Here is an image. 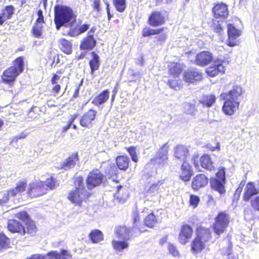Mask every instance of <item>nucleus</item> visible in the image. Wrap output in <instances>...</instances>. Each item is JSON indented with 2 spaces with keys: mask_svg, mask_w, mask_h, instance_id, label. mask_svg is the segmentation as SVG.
Masks as SVG:
<instances>
[{
  "mask_svg": "<svg viewBox=\"0 0 259 259\" xmlns=\"http://www.w3.org/2000/svg\"><path fill=\"white\" fill-rule=\"evenodd\" d=\"M241 94L242 88L239 85L234 86L228 93L221 94V98L225 100L222 110L225 114L232 115L237 111L240 104Z\"/></svg>",
  "mask_w": 259,
  "mask_h": 259,
  "instance_id": "nucleus-1",
  "label": "nucleus"
},
{
  "mask_svg": "<svg viewBox=\"0 0 259 259\" xmlns=\"http://www.w3.org/2000/svg\"><path fill=\"white\" fill-rule=\"evenodd\" d=\"M54 21L56 28L60 29L63 26L70 24L75 20L77 15L73 9L67 5L56 4L54 8Z\"/></svg>",
  "mask_w": 259,
  "mask_h": 259,
  "instance_id": "nucleus-2",
  "label": "nucleus"
},
{
  "mask_svg": "<svg viewBox=\"0 0 259 259\" xmlns=\"http://www.w3.org/2000/svg\"><path fill=\"white\" fill-rule=\"evenodd\" d=\"M74 190L68 193L67 198L72 203L80 206L84 200H87L91 196V193L88 192L83 183V178L79 176L75 178L74 181Z\"/></svg>",
  "mask_w": 259,
  "mask_h": 259,
  "instance_id": "nucleus-3",
  "label": "nucleus"
},
{
  "mask_svg": "<svg viewBox=\"0 0 259 259\" xmlns=\"http://www.w3.org/2000/svg\"><path fill=\"white\" fill-rule=\"evenodd\" d=\"M130 229L125 226H119L116 228L115 235L118 240H114V249L118 256L122 255L123 250L128 248L127 241L130 239Z\"/></svg>",
  "mask_w": 259,
  "mask_h": 259,
  "instance_id": "nucleus-4",
  "label": "nucleus"
},
{
  "mask_svg": "<svg viewBox=\"0 0 259 259\" xmlns=\"http://www.w3.org/2000/svg\"><path fill=\"white\" fill-rule=\"evenodd\" d=\"M210 235L209 230L202 228L198 229L197 237L191 244L192 250L196 253L201 251L205 246V242L209 239Z\"/></svg>",
  "mask_w": 259,
  "mask_h": 259,
  "instance_id": "nucleus-5",
  "label": "nucleus"
},
{
  "mask_svg": "<svg viewBox=\"0 0 259 259\" xmlns=\"http://www.w3.org/2000/svg\"><path fill=\"white\" fill-rule=\"evenodd\" d=\"M90 24L82 19H78L72 21L69 25L67 34L71 37H76L85 32L90 27Z\"/></svg>",
  "mask_w": 259,
  "mask_h": 259,
  "instance_id": "nucleus-6",
  "label": "nucleus"
},
{
  "mask_svg": "<svg viewBox=\"0 0 259 259\" xmlns=\"http://www.w3.org/2000/svg\"><path fill=\"white\" fill-rule=\"evenodd\" d=\"M47 193L48 188L45 187V182L42 181L30 183L26 191L27 196L30 198L40 197Z\"/></svg>",
  "mask_w": 259,
  "mask_h": 259,
  "instance_id": "nucleus-7",
  "label": "nucleus"
},
{
  "mask_svg": "<svg viewBox=\"0 0 259 259\" xmlns=\"http://www.w3.org/2000/svg\"><path fill=\"white\" fill-rule=\"evenodd\" d=\"M98 117V111L94 109H90L81 116L79 124L83 127L91 128L97 122Z\"/></svg>",
  "mask_w": 259,
  "mask_h": 259,
  "instance_id": "nucleus-8",
  "label": "nucleus"
},
{
  "mask_svg": "<svg viewBox=\"0 0 259 259\" xmlns=\"http://www.w3.org/2000/svg\"><path fill=\"white\" fill-rule=\"evenodd\" d=\"M104 175L97 168L92 169L86 178V184L88 189L92 190L100 186L103 182Z\"/></svg>",
  "mask_w": 259,
  "mask_h": 259,
  "instance_id": "nucleus-9",
  "label": "nucleus"
},
{
  "mask_svg": "<svg viewBox=\"0 0 259 259\" xmlns=\"http://www.w3.org/2000/svg\"><path fill=\"white\" fill-rule=\"evenodd\" d=\"M64 72L65 69L62 68L58 69L55 73L52 74L50 80L51 84L53 85L51 92L54 96H57L60 93L63 86V81L66 78V76L61 77V75Z\"/></svg>",
  "mask_w": 259,
  "mask_h": 259,
  "instance_id": "nucleus-10",
  "label": "nucleus"
},
{
  "mask_svg": "<svg viewBox=\"0 0 259 259\" xmlns=\"http://www.w3.org/2000/svg\"><path fill=\"white\" fill-rule=\"evenodd\" d=\"M229 223V215L224 212L219 213L216 217L215 223L213 224V229L214 232L218 235L223 233Z\"/></svg>",
  "mask_w": 259,
  "mask_h": 259,
  "instance_id": "nucleus-11",
  "label": "nucleus"
},
{
  "mask_svg": "<svg viewBox=\"0 0 259 259\" xmlns=\"http://www.w3.org/2000/svg\"><path fill=\"white\" fill-rule=\"evenodd\" d=\"M168 148L169 147L167 143H165L161 146L155 154L154 157L151 159V161H153L154 163L161 165H164L167 164Z\"/></svg>",
  "mask_w": 259,
  "mask_h": 259,
  "instance_id": "nucleus-12",
  "label": "nucleus"
},
{
  "mask_svg": "<svg viewBox=\"0 0 259 259\" xmlns=\"http://www.w3.org/2000/svg\"><path fill=\"white\" fill-rule=\"evenodd\" d=\"M20 74L10 67L4 71L2 76V81L11 87L14 84Z\"/></svg>",
  "mask_w": 259,
  "mask_h": 259,
  "instance_id": "nucleus-13",
  "label": "nucleus"
},
{
  "mask_svg": "<svg viewBox=\"0 0 259 259\" xmlns=\"http://www.w3.org/2000/svg\"><path fill=\"white\" fill-rule=\"evenodd\" d=\"M202 73L196 68L186 70L184 73V80L188 83H194L202 79Z\"/></svg>",
  "mask_w": 259,
  "mask_h": 259,
  "instance_id": "nucleus-14",
  "label": "nucleus"
},
{
  "mask_svg": "<svg viewBox=\"0 0 259 259\" xmlns=\"http://www.w3.org/2000/svg\"><path fill=\"white\" fill-rule=\"evenodd\" d=\"M7 228L8 230L11 233H17L22 236L25 235V227L21 222L15 219L8 221Z\"/></svg>",
  "mask_w": 259,
  "mask_h": 259,
  "instance_id": "nucleus-15",
  "label": "nucleus"
},
{
  "mask_svg": "<svg viewBox=\"0 0 259 259\" xmlns=\"http://www.w3.org/2000/svg\"><path fill=\"white\" fill-rule=\"evenodd\" d=\"M79 161L78 153L77 152L72 153L69 155L61 163V168L64 170H68L73 168Z\"/></svg>",
  "mask_w": 259,
  "mask_h": 259,
  "instance_id": "nucleus-16",
  "label": "nucleus"
},
{
  "mask_svg": "<svg viewBox=\"0 0 259 259\" xmlns=\"http://www.w3.org/2000/svg\"><path fill=\"white\" fill-rule=\"evenodd\" d=\"M222 61H215L213 65L208 67L206 69L207 74L210 77H214L217 75L219 73H224L225 68L223 65Z\"/></svg>",
  "mask_w": 259,
  "mask_h": 259,
  "instance_id": "nucleus-17",
  "label": "nucleus"
},
{
  "mask_svg": "<svg viewBox=\"0 0 259 259\" xmlns=\"http://www.w3.org/2000/svg\"><path fill=\"white\" fill-rule=\"evenodd\" d=\"M212 60V55L208 51H202L196 56L195 62L196 64L204 66L208 64Z\"/></svg>",
  "mask_w": 259,
  "mask_h": 259,
  "instance_id": "nucleus-18",
  "label": "nucleus"
},
{
  "mask_svg": "<svg viewBox=\"0 0 259 259\" xmlns=\"http://www.w3.org/2000/svg\"><path fill=\"white\" fill-rule=\"evenodd\" d=\"M148 21L149 24L152 26L161 25L165 22V16L162 12L154 11L150 15Z\"/></svg>",
  "mask_w": 259,
  "mask_h": 259,
  "instance_id": "nucleus-19",
  "label": "nucleus"
},
{
  "mask_svg": "<svg viewBox=\"0 0 259 259\" xmlns=\"http://www.w3.org/2000/svg\"><path fill=\"white\" fill-rule=\"evenodd\" d=\"M28 186V181L27 179H23L19 181L15 188L9 190L8 194L11 197H15L18 194H21L25 192Z\"/></svg>",
  "mask_w": 259,
  "mask_h": 259,
  "instance_id": "nucleus-20",
  "label": "nucleus"
},
{
  "mask_svg": "<svg viewBox=\"0 0 259 259\" xmlns=\"http://www.w3.org/2000/svg\"><path fill=\"white\" fill-rule=\"evenodd\" d=\"M228 27V45L231 47L234 46L237 44L236 39L240 35V30L235 28L231 24L227 25Z\"/></svg>",
  "mask_w": 259,
  "mask_h": 259,
  "instance_id": "nucleus-21",
  "label": "nucleus"
},
{
  "mask_svg": "<svg viewBox=\"0 0 259 259\" xmlns=\"http://www.w3.org/2000/svg\"><path fill=\"white\" fill-rule=\"evenodd\" d=\"M214 17L216 19H226L229 15L227 6L226 4L216 5L212 9Z\"/></svg>",
  "mask_w": 259,
  "mask_h": 259,
  "instance_id": "nucleus-22",
  "label": "nucleus"
},
{
  "mask_svg": "<svg viewBox=\"0 0 259 259\" xmlns=\"http://www.w3.org/2000/svg\"><path fill=\"white\" fill-rule=\"evenodd\" d=\"M193 233L192 228L188 225H183L180 230L179 236V242L182 244H185L191 238Z\"/></svg>",
  "mask_w": 259,
  "mask_h": 259,
  "instance_id": "nucleus-23",
  "label": "nucleus"
},
{
  "mask_svg": "<svg viewBox=\"0 0 259 259\" xmlns=\"http://www.w3.org/2000/svg\"><path fill=\"white\" fill-rule=\"evenodd\" d=\"M90 54L91 56L89 61L90 73L92 75H94L95 71L99 70L100 68V59L99 55L94 51L91 52Z\"/></svg>",
  "mask_w": 259,
  "mask_h": 259,
  "instance_id": "nucleus-24",
  "label": "nucleus"
},
{
  "mask_svg": "<svg viewBox=\"0 0 259 259\" xmlns=\"http://www.w3.org/2000/svg\"><path fill=\"white\" fill-rule=\"evenodd\" d=\"M174 156L181 161H186L189 156V151L187 147L179 145L175 148Z\"/></svg>",
  "mask_w": 259,
  "mask_h": 259,
  "instance_id": "nucleus-25",
  "label": "nucleus"
},
{
  "mask_svg": "<svg viewBox=\"0 0 259 259\" xmlns=\"http://www.w3.org/2000/svg\"><path fill=\"white\" fill-rule=\"evenodd\" d=\"M259 194V187H256L252 182L248 183L245 188L243 200L248 201L253 195Z\"/></svg>",
  "mask_w": 259,
  "mask_h": 259,
  "instance_id": "nucleus-26",
  "label": "nucleus"
},
{
  "mask_svg": "<svg viewBox=\"0 0 259 259\" xmlns=\"http://www.w3.org/2000/svg\"><path fill=\"white\" fill-rule=\"evenodd\" d=\"M208 183V178L203 174L196 175L192 182V187L194 190H197L204 187Z\"/></svg>",
  "mask_w": 259,
  "mask_h": 259,
  "instance_id": "nucleus-27",
  "label": "nucleus"
},
{
  "mask_svg": "<svg viewBox=\"0 0 259 259\" xmlns=\"http://www.w3.org/2000/svg\"><path fill=\"white\" fill-rule=\"evenodd\" d=\"M97 41L94 36L87 35L81 41L79 48L81 50H91L96 46Z\"/></svg>",
  "mask_w": 259,
  "mask_h": 259,
  "instance_id": "nucleus-28",
  "label": "nucleus"
},
{
  "mask_svg": "<svg viewBox=\"0 0 259 259\" xmlns=\"http://www.w3.org/2000/svg\"><path fill=\"white\" fill-rule=\"evenodd\" d=\"M24 57L20 56L17 57L12 62V65L10 67L16 71L19 74L22 73L24 70L25 63Z\"/></svg>",
  "mask_w": 259,
  "mask_h": 259,
  "instance_id": "nucleus-29",
  "label": "nucleus"
},
{
  "mask_svg": "<svg viewBox=\"0 0 259 259\" xmlns=\"http://www.w3.org/2000/svg\"><path fill=\"white\" fill-rule=\"evenodd\" d=\"M110 92L106 89L101 92L97 95L92 100V103L96 106H99L106 102L109 97Z\"/></svg>",
  "mask_w": 259,
  "mask_h": 259,
  "instance_id": "nucleus-30",
  "label": "nucleus"
},
{
  "mask_svg": "<svg viewBox=\"0 0 259 259\" xmlns=\"http://www.w3.org/2000/svg\"><path fill=\"white\" fill-rule=\"evenodd\" d=\"M114 197H116V200L118 203H124L127 197L126 189L121 185L116 186V191L115 194H114Z\"/></svg>",
  "mask_w": 259,
  "mask_h": 259,
  "instance_id": "nucleus-31",
  "label": "nucleus"
},
{
  "mask_svg": "<svg viewBox=\"0 0 259 259\" xmlns=\"http://www.w3.org/2000/svg\"><path fill=\"white\" fill-rule=\"evenodd\" d=\"M225 181L213 178L210 179V185L213 190L219 192L220 194H224L225 192L224 184Z\"/></svg>",
  "mask_w": 259,
  "mask_h": 259,
  "instance_id": "nucleus-32",
  "label": "nucleus"
},
{
  "mask_svg": "<svg viewBox=\"0 0 259 259\" xmlns=\"http://www.w3.org/2000/svg\"><path fill=\"white\" fill-rule=\"evenodd\" d=\"M60 48L61 50L66 54L69 55L72 52V42L64 38H61L59 39Z\"/></svg>",
  "mask_w": 259,
  "mask_h": 259,
  "instance_id": "nucleus-33",
  "label": "nucleus"
},
{
  "mask_svg": "<svg viewBox=\"0 0 259 259\" xmlns=\"http://www.w3.org/2000/svg\"><path fill=\"white\" fill-rule=\"evenodd\" d=\"M184 69L183 64L180 63H171L169 66V74L175 77H178Z\"/></svg>",
  "mask_w": 259,
  "mask_h": 259,
  "instance_id": "nucleus-34",
  "label": "nucleus"
},
{
  "mask_svg": "<svg viewBox=\"0 0 259 259\" xmlns=\"http://www.w3.org/2000/svg\"><path fill=\"white\" fill-rule=\"evenodd\" d=\"M89 237L93 243H98L103 240V234L98 229L92 230L89 234Z\"/></svg>",
  "mask_w": 259,
  "mask_h": 259,
  "instance_id": "nucleus-35",
  "label": "nucleus"
},
{
  "mask_svg": "<svg viewBox=\"0 0 259 259\" xmlns=\"http://www.w3.org/2000/svg\"><path fill=\"white\" fill-rule=\"evenodd\" d=\"M200 161L202 167L207 170H212L214 168L213 162L208 155L205 154L202 156L200 159Z\"/></svg>",
  "mask_w": 259,
  "mask_h": 259,
  "instance_id": "nucleus-36",
  "label": "nucleus"
},
{
  "mask_svg": "<svg viewBox=\"0 0 259 259\" xmlns=\"http://www.w3.org/2000/svg\"><path fill=\"white\" fill-rule=\"evenodd\" d=\"M116 161L118 167L121 170H125L128 167L130 160L126 156H118Z\"/></svg>",
  "mask_w": 259,
  "mask_h": 259,
  "instance_id": "nucleus-37",
  "label": "nucleus"
},
{
  "mask_svg": "<svg viewBox=\"0 0 259 259\" xmlns=\"http://www.w3.org/2000/svg\"><path fill=\"white\" fill-rule=\"evenodd\" d=\"M15 8L12 5H8L4 7L2 10L1 15L6 21L12 18L14 14Z\"/></svg>",
  "mask_w": 259,
  "mask_h": 259,
  "instance_id": "nucleus-38",
  "label": "nucleus"
},
{
  "mask_svg": "<svg viewBox=\"0 0 259 259\" xmlns=\"http://www.w3.org/2000/svg\"><path fill=\"white\" fill-rule=\"evenodd\" d=\"M25 234L33 236L37 232V229L35 222L32 220H28L25 223Z\"/></svg>",
  "mask_w": 259,
  "mask_h": 259,
  "instance_id": "nucleus-39",
  "label": "nucleus"
},
{
  "mask_svg": "<svg viewBox=\"0 0 259 259\" xmlns=\"http://www.w3.org/2000/svg\"><path fill=\"white\" fill-rule=\"evenodd\" d=\"M43 29L42 24L34 23L31 29L32 36L37 38H42Z\"/></svg>",
  "mask_w": 259,
  "mask_h": 259,
  "instance_id": "nucleus-40",
  "label": "nucleus"
},
{
  "mask_svg": "<svg viewBox=\"0 0 259 259\" xmlns=\"http://www.w3.org/2000/svg\"><path fill=\"white\" fill-rule=\"evenodd\" d=\"M44 182H45V187L48 188V191L49 190H54L59 186V183L57 179L53 176L47 178Z\"/></svg>",
  "mask_w": 259,
  "mask_h": 259,
  "instance_id": "nucleus-41",
  "label": "nucleus"
},
{
  "mask_svg": "<svg viewBox=\"0 0 259 259\" xmlns=\"http://www.w3.org/2000/svg\"><path fill=\"white\" fill-rule=\"evenodd\" d=\"M10 239L4 233L0 232V250L10 247Z\"/></svg>",
  "mask_w": 259,
  "mask_h": 259,
  "instance_id": "nucleus-42",
  "label": "nucleus"
},
{
  "mask_svg": "<svg viewBox=\"0 0 259 259\" xmlns=\"http://www.w3.org/2000/svg\"><path fill=\"white\" fill-rule=\"evenodd\" d=\"M227 25L226 22L225 21L214 20L212 27L216 32L221 34V32Z\"/></svg>",
  "mask_w": 259,
  "mask_h": 259,
  "instance_id": "nucleus-43",
  "label": "nucleus"
},
{
  "mask_svg": "<svg viewBox=\"0 0 259 259\" xmlns=\"http://www.w3.org/2000/svg\"><path fill=\"white\" fill-rule=\"evenodd\" d=\"M183 107L186 114L191 115H195L197 110L195 104L190 103H185Z\"/></svg>",
  "mask_w": 259,
  "mask_h": 259,
  "instance_id": "nucleus-44",
  "label": "nucleus"
},
{
  "mask_svg": "<svg viewBox=\"0 0 259 259\" xmlns=\"http://www.w3.org/2000/svg\"><path fill=\"white\" fill-rule=\"evenodd\" d=\"M157 223V221L153 213L149 214L145 219V224L149 227H153Z\"/></svg>",
  "mask_w": 259,
  "mask_h": 259,
  "instance_id": "nucleus-45",
  "label": "nucleus"
},
{
  "mask_svg": "<svg viewBox=\"0 0 259 259\" xmlns=\"http://www.w3.org/2000/svg\"><path fill=\"white\" fill-rule=\"evenodd\" d=\"M215 97L213 95H209L205 97L201 103L208 107H210L214 103Z\"/></svg>",
  "mask_w": 259,
  "mask_h": 259,
  "instance_id": "nucleus-46",
  "label": "nucleus"
},
{
  "mask_svg": "<svg viewBox=\"0 0 259 259\" xmlns=\"http://www.w3.org/2000/svg\"><path fill=\"white\" fill-rule=\"evenodd\" d=\"M14 216L15 218L23 222H26L28 221V220H31L28 213L24 210L15 213Z\"/></svg>",
  "mask_w": 259,
  "mask_h": 259,
  "instance_id": "nucleus-47",
  "label": "nucleus"
},
{
  "mask_svg": "<svg viewBox=\"0 0 259 259\" xmlns=\"http://www.w3.org/2000/svg\"><path fill=\"white\" fill-rule=\"evenodd\" d=\"M162 30V29H153L150 28H145L143 30V35L145 37L158 34L160 33Z\"/></svg>",
  "mask_w": 259,
  "mask_h": 259,
  "instance_id": "nucleus-48",
  "label": "nucleus"
},
{
  "mask_svg": "<svg viewBox=\"0 0 259 259\" xmlns=\"http://www.w3.org/2000/svg\"><path fill=\"white\" fill-rule=\"evenodd\" d=\"M114 7L117 11L122 12L125 9V0H114Z\"/></svg>",
  "mask_w": 259,
  "mask_h": 259,
  "instance_id": "nucleus-49",
  "label": "nucleus"
},
{
  "mask_svg": "<svg viewBox=\"0 0 259 259\" xmlns=\"http://www.w3.org/2000/svg\"><path fill=\"white\" fill-rule=\"evenodd\" d=\"M182 81L180 79H169L168 83L169 87L175 90H179L181 87Z\"/></svg>",
  "mask_w": 259,
  "mask_h": 259,
  "instance_id": "nucleus-50",
  "label": "nucleus"
},
{
  "mask_svg": "<svg viewBox=\"0 0 259 259\" xmlns=\"http://www.w3.org/2000/svg\"><path fill=\"white\" fill-rule=\"evenodd\" d=\"M49 60L51 61V66L56 67L60 63L59 55L58 54H52L49 57Z\"/></svg>",
  "mask_w": 259,
  "mask_h": 259,
  "instance_id": "nucleus-51",
  "label": "nucleus"
},
{
  "mask_svg": "<svg viewBox=\"0 0 259 259\" xmlns=\"http://www.w3.org/2000/svg\"><path fill=\"white\" fill-rule=\"evenodd\" d=\"M160 185L161 183L160 181L153 184L147 190V193L151 195H154L155 193L157 192Z\"/></svg>",
  "mask_w": 259,
  "mask_h": 259,
  "instance_id": "nucleus-52",
  "label": "nucleus"
},
{
  "mask_svg": "<svg viewBox=\"0 0 259 259\" xmlns=\"http://www.w3.org/2000/svg\"><path fill=\"white\" fill-rule=\"evenodd\" d=\"M46 259H61V254L56 251H51L47 253Z\"/></svg>",
  "mask_w": 259,
  "mask_h": 259,
  "instance_id": "nucleus-53",
  "label": "nucleus"
},
{
  "mask_svg": "<svg viewBox=\"0 0 259 259\" xmlns=\"http://www.w3.org/2000/svg\"><path fill=\"white\" fill-rule=\"evenodd\" d=\"M37 18L34 23L43 24L45 23L43 12L41 9H39L37 11Z\"/></svg>",
  "mask_w": 259,
  "mask_h": 259,
  "instance_id": "nucleus-54",
  "label": "nucleus"
},
{
  "mask_svg": "<svg viewBox=\"0 0 259 259\" xmlns=\"http://www.w3.org/2000/svg\"><path fill=\"white\" fill-rule=\"evenodd\" d=\"M250 202L253 209L256 211H259V195L253 198Z\"/></svg>",
  "mask_w": 259,
  "mask_h": 259,
  "instance_id": "nucleus-55",
  "label": "nucleus"
},
{
  "mask_svg": "<svg viewBox=\"0 0 259 259\" xmlns=\"http://www.w3.org/2000/svg\"><path fill=\"white\" fill-rule=\"evenodd\" d=\"M127 150L131 156L133 161H134L135 162H137L138 161V158L137 155L135 148L133 147H131L128 148Z\"/></svg>",
  "mask_w": 259,
  "mask_h": 259,
  "instance_id": "nucleus-56",
  "label": "nucleus"
},
{
  "mask_svg": "<svg viewBox=\"0 0 259 259\" xmlns=\"http://www.w3.org/2000/svg\"><path fill=\"white\" fill-rule=\"evenodd\" d=\"M216 176L217 177V179L222 180L223 181H225L226 177L225 168L223 167H220L219 171L216 174Z\"/></svg>",
  "mask_w": 259,
  "mask_h": 259,
  "instance_id": "nucleus-57",
  "label": "nucleus"
},
{
  "mask_svg": "<svg viewBox=\"0 0 259 259\" xmlns=\"http://www.w3.org/2000/svg\"><path fill=\"white\" fill-rule=\"evenodd\" d=\"M191 177V171H182L180 175L181 179L185 182L190 180Z\"/></svg>",
  "mask_w": 259,
  "mask_h": 259,
  "instance_id": "nucleus-58",
  "label": "nucleus"
},
{
  "mask_svg": "<svg viewBox=\"0 0 259 259\" xmlns=\"http://www.w3.org/2000/svg\"><path fill=\"white\" fill-rule=\"evenodd\" d=\"M199 201V197L193 195L190 196V202L191 205L196 207L198 205Z\"/></svg>",
  "mask_w": 259,
  "mask_h": 259,
  "instance_id": "nucleus-59",
  "label": "nucleus"
},
{
  "mask_svg": "<svg viewBox=\"0 0 259 259\" xmlns=\"http://www.w3.org/2000/svg\"><path fill=\"white\" fill-rule=\"evenodd\" d=\"M62 259H72V255L67 250L62 249L60 251Z\"/></svg>",
  "mask_w": 259,
  "mask_h": 259,
  "instance_id": "nucleus-60",
  "label": "nucleus"
},
{
  "mask_svg": "<svg viewBox=\"0 0 259 259\" xmlns=\"http://www.w3.org/2000/svg\"><path fill=\"white\" fill-rule=\"evenodd\" d=\"M168 249L170 254L174 256H177L179 255V252L176 249V247L172 244H169Z\"/></svg>",
  "mask_w": 259,
  "mask_h": 259,
  "instance_id": "nucleus-61",
  "label": "nucleus"
},
{
  "mask_svg": "<svg viewBox=\"0 0 259 259\" xmlns=\"http://www.w3.org/2000/svg\"><path fill=\"white\" fill-rule=\"evenodd\" d=\"M10 195L8 194V191L7 194L4 193L1 198H0V205H3L6 203L9 199Z\"/></svg>",
  "mask_w": 259,
  "mask_h": 259,
  "instance_id": "nucleus-62",
  "label": "nucleus"
},
{
  "mask_svg": "<svg viewBox=\"0 0 259 259\" xmlns=\"http://www.w3.org/2000/svg\"><path fill=\"white\" fill-rule=\"evenodd\" d=\"M245 219H251L253 217L252 211L250 209H247L244 211Z\"/></svg>",
  "mask_w": 259,
  "mask_h": 259,
  "instance_id": "nucleus-63",
  "label": "nucleus"
},
{
  "mask_svg": "<svg viewBox=\"0 0 259 259\" xmlns=\"http://www.w3.org/2000/svg\"><path fill=\"white\" fill-rule=\"evenodd\" d=\"M183 164L181 166V169L182 171H191L190 166L188 163L186 162V161H183Z\"/></svg>",
  "mask_w": 259,
  "mask_h": 259,
  "instance_id": "nucleus-64",
  "label": "nucleus"
}]
</instances>
